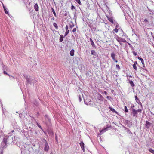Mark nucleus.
I'll return each instance as SVG.
<instances>
[{"label":"nucleus","instance_id":"12","mask_svg":"<svg viewBox=\"0 0 154 154\" xmlns=\"http://www.w3.org/2000/svg\"><path fill=\"white\" fill-rule=\"evenodd\" d=\"M74 49H72L70 51V55L73 56L74 55Z\"/></svg>","mask_w":154,"mask_h":154},{"label":"nucleus","instance_id":"40","mask_svg":"<svg viewBox=\"0 0 154 154\" xmlns=\"http://www.w3.org/2000/svg\"><path fill=\"white\" fill-rule=\"evenodd\" d=\"M76 30V28H74L72 30V32H75Z\"/></svg>","mask_w":154,"mask_h":154},{"label":"nucleus","instance_id":"20","mask_svg":"<svg viewBox=\"0 0 154 154\" xmlns=\"http://www.w3.org/2000/svg\"><path fill=\"white\" fill-rule=\"evenodd\" d=\"M53 26L56 29H58V27L57 26V24L56 23H54Z\"/></svg>","mask_w":154,"mask_h":154},{"label":"nucleus","instance_id":"19","mask_svg":"<svg viewBox=\"0 0 154 154\" xmlns=\"http://www.w3.org/2000/svg\"><path fill=\"white\" fill-rule=\"evenodd\" d=\"M109 108L111 111L114 112L115 113L116 112V111L114 109L112 108V107H109Z\"/></svg>","mask_w":154,"mask_h":154},{"label":"nucleus","instance_id":"9","mask_svg":"<svg viewBox=\"0 0 154 154\" xmlns=\"http://www.w3.org/2000/svg\"><path fill=\"white\" fill-rule=\"evenodd\" d=\"M45 118L46 121H48L49 123H51V119L49 118L48 115H45Z\"/></svg>","mask_w":154,"mask_h":154},{"label":"nucleus","instance_id":"21","mask_svg":"<svg viewBox=\"0 0 154 154\" xmlns=\"http://www.w3.org/2000/svg\"><path fill=\"white\" fill-rule=\"evenodd\" d=\"M69 30H66V32L64 36L65 37L66 36H67V35L69 34Z\"/></svg>","mask_w":154,"mask_h":154},{"label":"nucleus","instance_id":"39","mask_svg":"<svg viewBox=\"0 0 154 154\" xmlns=\"http://www.w3.org/2000/svg\"><path fill=\"white\" fill-rule=\"evenodd\" d=\"M74 26L73 24H72V25H70L69 26L70 28L72 29L74 27Z\"/></svg>","mask_w":154,"mask_h":154},{"label":"nucleus","instance_id":"7","mask_svg":"<svg viewBox=\"0 0 154 154\" xmlns=\"http://www.w3.org/2000/svg\"><path fill=\"white\" fill-rule=\"evenodd\" d=\"M133 116H137V112L134 109H132Z\"/></svg>","mask_w":154,"mask_h":154},{"label":"nucleus","instance_id":"41","mask_svg":"<svg viewBox=\"0 0 154 154\" xmlns=\"http://www.w3.org/2000/svg\"><path fill=\"white\" fill-rule=\"evenodd\" d=\"M65 29L66 30H68V26L67 25H66L65 27Z\"/></svg>","mask_w":154,"mask_h":154},{"label":"nucleus","instance_id":"1","mask_svg":"<svg viewBox=\"0 0 154 154\" xmlns=\"http://www.w3.org/2000/svg\"><path fill=\"white\" fill-rule=\"evenodd\" d=\"M85 103H86L87 105H89L90 106H93L95 105V103L93 102V101L91 100L89 101L88 99L87 98L85 100Z\"/></svg>","mask_w":154,"mask_h":154},{"label":"nucleus","instance_id":"13","mask_svg":"<svg viewBox=\"0 0 154 154\" xmlns=\"http://www.w3.org/2000/svg\"><path fill=\"white\" fill-rule=\"evenodd\" d=\"M135 100L136 101L138 104L140 103V102L139 100V99L138 98L137 96H135Z\"/></svg>","mask_w":154,"mask_h":154},{"label":"nucleus","instance_id":"37","mask_svg":"<svg viewBox=\"0 0 154 154\" xmlns=\"http://www.w3.org/2000/svg\"><path fill=\"white\" fill-rule=\"evenodd\" d=\"M79 102H81L82 100V99L80 96H79Z\"/></svg>","mask_w":154,"mask_h":154},{"label":"nucleus","instance_id":"31","mask_svg":"<svg viewBox=\"0 0 154 154\" xmlns=\"http://www.w3.org/2000/svg\"><path fill=\"white\" fill-rule=\"evenodd\" d=\"M37 125H38V126L41 129H42V127L41 125H40L37 122L36 123Z\"/></svg>","mask_w":154,"mask_h":154},{"label":"nucleus","instance_id":"34","mask_svg":"<svg viewBox=\"0 0 154 154\" xmlns=\"http://www.w3.org/2000/svg\"><path fill=\"white\" fill-rule=\"evenodd\" d=\"M122 42H127L125 40L124 38H122Z\"/></svg>","mask_w":154,"mask_h":154},{"label":"nucleus","instance_id":"11","mask_svg":"<svg viewBox=\"0 0 154 154\" xmlns=\"http://www.w3.org/2000/svg\"><path fill=\"white\" fill-rule=\"evenodd\" d=\"M115 56H116V54L115 53H112L111 54V57H112V59L114 60H115Z\"/></svg>","mask_w":154,"mask_h":154},{"label":"nucleus","instance_id":"4","mask_svg":"<svg viewBox=\"0 0 154 154\" xmlns=\"http://www.w3.org/2000/svg\"><path fill=\"white\" fill-rule=\"evenodd\" d=\"M79 144L80 145V146L81 148L83 150V151L84 152V150H85V147H84V143L83 142H81L80 143H79Z\"/></svg>","mask_w":154,"mask_h":154},{"label":"nucleus","instance_id":"47","mask_svg":"<svg viewBox=\"0 0 154 154\" xmlns=\"http://www.w3.org/2000/svg\"><path fill=\"white\" fill-rule=\"evenodd\" d=\"M153 14V12H151V13L149 14Z\"/></svg>","mask_w":154,"mask_h":154},{"label":"nucleus","instance_id":"14","mask_svg":"<svg viewBox=\"0 0 154 154\" xmlns=\"http://www.w3.org/2000/svg\"><path fill=\"white\" fill-rule=\"evenodd\" d=\"M64 38V36L62 35H60L59 40L60 42H62L63 40V39Z\"/></svg>","mask_w":154,"mask_h":154},{"label":"nucleus","instance_id":"38","mask_svg":"<svg viewBox=\"0 0 154 154\" xmlns=\"http://www.w3.org/2000/svg\"><path fill=\"white\" fill-rule=\"evenodd\" d=\"M136 111L137 112H141L142 111V110L140 109H138V110H136Z\"/></svg>","mask_w":154,"mask_h":154},{"label":"nucleus","instance_id":"50","mask_svg":"<svg viewBox=\"0 0 154 154\" xmlns=\"http://www.w3.org/2000/svg\"><path fill=\"white\" fill-rule=\"evenodd\" d=\"M114 61H115V62H116V63H117V62H118V61H117V60H114Z\"/></svg>","mask_w":154,"mask_h":154},{"label":"nucleus","instance_id":"17","mask_svg":"<svg viewBox=\"0 0 154 154\" xmlns=\"http://www.w3.org/2000/svg\"><path fill=\"white\" fill-rule=\"evenodd\" d=\"M3 142L5 144V146L7 145V139L6 138H4L3 139Z\"/></svg>","mask_w":154,"mask_h":154},{"label":"nucleus","instance_id":"23","mask_svg":"<svg viewBox=\"0 0 154 154\" xmlns=\"http://www.w3.org/2000/svg\"><path fill=\"white\" fill-rule=\"evenodd\" d=\"M52 12H53V14H54V15L56 17V13L54 10V9L53 8H52Z\"/></svg>","mask_w":154,"mask_h":154},{"label":"nucleus","instance_id":"49","mask_svg":"<svg viewBox=\"0 0 154 154\" xmlns=\"http://www.w3.org/2000/svg\"><path fill=\"white\" fill-rule=\"evenodd\" d=\"M151 114H152V115H154V113H153L152 112H151Z\"/></svg>","mask_w":154,"mask_h":154},{"label":"nucleus","instance_id":"48","mask_svg":"<svg viewBox=\"0 0 154 154\" xmlns=\"http://www.w3.org/2000/svg\"><path fill=\"white\" fill-rule=\"evenodd\" d=\"M0 154H3V152L2 151L0 153Z\"/></svg>","mask_w":154,"mask_h":154},{"label":"nucleus","instance_id":"24","mask_svg":"<svg viewBox=\"0 0 154 154\" xmlns=\"http://www.w3.org/2000/svg\"><path fill=\"white\" fill-rule=\"evenodd\" d=\"M90 41H91V44L92 46H95V45L94 44V42H93V40H92V39L91 38L90 39Z\"/></svg>","mask_w":154,"mask_h":154},{"label":"nucleus","instance_id":"54","mask_svg":"<svg viewBox=\"0 0 154 154\" xmlns=\"http://www.w3.org/2000/svg\"><path fill=\"white\" fill-rule=\"evenodd\" d=\"M149 11H150V12H152V11H151L150 9H149Z\"/></svg>","mask_w":154,"mask_h":154},{"label":"nucleus","instance_id":"5","mask_svg":"<svg viewBox=\"0 0 154 154\" xmlns=\"http://www.w3.org/2000/svg\"><path fill=\"white\" fill-rule=\"evenodd\" d=\"M151 123L147 121H146L145 127L147 128H149L150 126Z\"/></svg>","mask_w":154,"mask_h":154},{"label":"nucleus","instance_id":"22","mask_svg":"<svg viewBox=\"0 0 154 154\" xmlns=\"http://www.w3.org/2000/svg\"><path fill=\"white\" fill-rule=\"evenodd\" d=\"M108 19L111 23H113V21L112 18H109Z\"/></svg>","mask_w":154,"mask_h":154},{"label":"nucleus","instance_id":"29","mask_svg":"<svg viewBox=\"0 0 154 154\" xmlns=\"http://www.w3.org/2000/svg\"><path fill=\"white\" fill-rule=\"evenodd\" d=\"M113 31H114L115 32L117 33L118 31V30L117 28H116L114 29Z\"/></svg>","mask_w":154,"mask_h":154},{"label":"nucleus","instance_id":"32","mask_svg":"<svg viewBox=\"0 0 154 154\" xmlns=\"http://www.w3.org/2000/svg\"><path fill=\"white\" fill-rule=\"evenodd\" d=\"M116 67L118 69V70H119L120 69V66L119 65H116Z\"/></svg>","mask_w":154,"mask_h":154},{"label":"nucleus","instance_id":"27","mask_svg":"<svg viewBox=\"0 0 154 154\" xmlns=\"http://www.w3.org/2000/svg\"><path fill=\"white\" fill-rule=\"evenodd\" d=\"M75 1L80 5H82L80 0H75Z\"/></svg>","mask_w":154,"mask_h":154},{"label":"nucleus","instance_id":"52","mask_svg":"<svg viewBox=\"0 0 154 154\" xmlns=\"http://www.w3.org/2000/svg\"><path fill=\"white\" fill-rule=\"evenodd\" d=\"M54 17H53L52 18H51V20H54Z\"/></svg>","mask_w":154,"mask_h":154},{"label":"nucleus","instance_id":"28","mask_svg":"<svg viewBox=\"0 0 154 154\" xmlns=\"http://www.w3.org/2000/svg\"><path fill=\"white\" fill-rule=\"evenodd\" d=\"M136 65H135V64H133V66L134 69L136 70H137V67L136 66Z\"/></svg>","mask_w":154,"mask_h":154},{"label":"nucleus","instance_id":"53","mask_svg":"<svg viewBox=\"0 0 154 154\" xmlns=\"http://www.w3.org/2000/svg\"><path fill=\"white\" fill-rule=\"evenodd\" d=\"M56 140L57 141V138L56 137Z\"/></svg>","mask_w":154,"mask_h":154},{"label":"nucleus","instance_id":"16","mask_svg":"<svg viewBox=\"0 0 154 154\" xmlns=\"http://www.w3.org/2000/svg\"><path fill=\"white\" fill-rule=\"evenodd\" d=\"M148 150L151 153H152L153 154H154V150L152 149L151 148H149L148 149Z\"/></svg>","mask_w":154,"mask_h":154},{"label":"nucleus","instance_id":"2","mask_svg":"<svg viewBox=\"0 0 154 154\" xmlns=\"http://www.w3.org/2000/svg\"><path fill=\"white\" fill-rule=\"evenodd\" d=\"M108 128L106 127L102 130H99L100 133L99 135H101L103 133L105 132L106 131L108 130Z\"/></svg>","mask_w":154,"mask_h":154},{"label":"nucleus","instance_id":"30","mask_svg":"<svg viewBox=\"0 0 154 154\" xmlns=\"http://www.w3.org/2000/svg\"><path fill=\"white\" fill-rule=\"evenodd\" d=\"M75 9V7L73 5H72L71 6V9L72 10H73V9Z\"/></svg>","mask_w":154,"mask_h":154},{"label":"nucleus","instance_id":"8","mask_svg":"<svg viewBox=\"0 0 154 154\" xmlns=\"http://www.w3.org/2000/svg\"><path fill=\"white\" fill-rule=\"evenodd\" d=\"M122 38H122L119 37L118 36L116 38V39L117 40V41L119 42L120 43V44H121L120 42H122Z\"/></svg>","mask_w":154,"mask_h":154},{"label":"nucleus","instance_id":"15","mask_svg":"<svg viewBox=\"0 0 154 154\" xmlns=\"http://www.w3.org/2000/svg\"><path fill=\"white\" fill-rule=\"evenodd\" d=\"M129 82L132 87H134L135 86V85L132 81L130 80Z\"/></svg>","mask_w":154,"mask_h":154},{"label":"nucleus","instance_id":"44","mask_svg":"<svg viewBox=\"0 0 154 154\" xmlns=\"http://www.w3.org/2000/svg\"><path fill=\"white\" fill-rule=\"evenodd\" d=\"M137 64V61H135L134 62V64H135V65H136Z\"/></svg>","mask_w":154,"mask_h":154},{"label":"nucleus","instance_id":"51","mask_svg":"<svg viewBox=\"0 0 154 154\" xmlns=\"http://www.w3.org/2000/svg\"><path fill=\"white\" fill-rule=\"evenodd\" d=\"M109 97H110L109 96H107V98H109Z\"/></svg>","mask_w":154,"mask_h":154},{"label":"nucleus","instance_id":"45","mask_svg":"<svg viewBox=\"0 0 154 154\" xmlns=\"http://www.w3.org/2000/svg\"><path fill=\"white\" fill-rule=\"evenodd\" d=\"M144 21L146 22H148V20L146 19H145Z\"/></svg>","mask_w":154,"mask_h":154},{"label":"nucleus","instance_id":"43","mask_svg":"<svg viewBox=\"0 0 154 154\" xmlns=\"http://www.w3.org/2000/svg\"><path fill=\"white\" fill-rule=\"evenodd\" d=\"M134 106H134V105H131V108H132H132H134Z\"/></svg>","mask_w":154,"mask_h":154},{"label":"nucleus","instance_id":"33","mask_svg":"<svg viewBox=\"0 0 154 154\" xmlns=\"http://www.w3.org/2000/svg\"><path fill=\"white\" fill-rule=\"evenodd\" d=\"M5 13L7 14H8V12L6 10V8L4 10Z\"/></svg>","mask_w":154,"mask_h":154},{"label":"nucleus","instance_id":"25","mask_svg":"<svg viewBox=\"0 0 154 154\" xmlns=\"http://www.w3.org/2000/svg\"><path fill=\"white\" fill-rule=\"evenodd\" d=\"M91 54L93 55H95L96 52L94 50H92L91 51Z\"/></svg>","mask_w":154,"mask_h":154},{"label":"nucleus","instance_id":"18","mask_svg":"<svg viewBox=\"0 0 154 154\" xmlns=\"http://www.w3.org/2000/svg\"><path fill=\"white\" fill-rule=\"evenodd\" d=\"M98 99L100 100H103V97L101 95H98Z\"/></svg>","mask_w":154,"mask_h":154},{"label":"nucleus","instance_id":"10","mask_svg":"<svg viewBox=\"0 0 154 154\" xmlns=\"http://www.w3.org/2000/svg\"><path fill=\"white\" fill-rule=\"evenodd\" d=\"M138 58L139 60H140L141 61V62L142 63L143 65V67H144L145 66H144V63L143 60L142 58H140L139 57H138Z\"/></svg>","mask_w":154,"mask_h":154},{"label":"nucleus","instance_id":"3","mask_svg":"<svg viewBox=\"0 0 154 154\" xmlns=\"http://www.w3.org/2000/svg\"><path fill=\"white\" fill-rule=\"evenodd\" d=\"M49 149V146L46 142L45 143V147H44V150L45 151H48Z\"/></svg>","mask_w":154,"mask_h":154},{"label":"nucleus","instance_id":"36","mask_svg":"<svg viewBox=\"0 0 154 154\" xmlns=\"http://www.w3.org/2000/svg\"><path fill=\"white\" fill-rule=\"evenodd\" d=\"M3 73L4 74L7 75H8L9 76H10V75L6 72V71H4Z\"/></svg>","mask_w":154,"mask_h":154},{"label":"nucleus","instance_id":"35","mask_svg":"<svg viewBox=\"0 0 154 154\" xmlns=\"http://www.w3.org/2000/svg\"><path fill=\"white\" fill-rule=\"evenodd\" d=\"M122 42H127L125 40L124 38H122Z\"/></svg>","mask_w":154,"mask_h":154},{"label":"nucleus","instance_id":"42","mask_svg":"<svg viewBox=\"0 0 154 154\" xmlns=\"http://www.w3.org/2000/svg\"><path fill=\"white\" fill-rule=\"evenodd\" d=\"M133 54L135 56H136L137 55V54L135 52H133Z\"/></svg>","mask_w":154,"mask_h":154},{"label":"nucleus","instance_id":"26","mask_svg":"<svg viewBox=\"0 0 154 154\" xmlns=\"http://www.w3.org/2000/svg\"><path fill=\"white\" fill-rule=\"evenodd\" d=\"M125 111L126 112H128V110L126 106H125L124 107Z\"/></svg>","mask_w":154,"mask_h":154},{"label":"nucleus","instance_id":"6","mask_svg":"<svg viewBox=\"0 0 154 154\" xmlns=\"http://www.w3.org/2000/svg\"><path fill=\"white\" fill-rule=\"evenodd\" d=\"M34 8L36 11H38L39 10V7L37 3L35 4L34 6Z\"/></svg>","mask_w":154,"mask_h":154},{"label":"nucleus","instance_id":"46","mask_svg":"<svg viewBox=\"0 0 154 154\" xmlns=\"http://www.w3.org/2000/svg\"><path fill=\"white\" fill-rule=\"evenodd\" d=\"M3 8H4V9H5H5H6V8H5V7L4 6V5H3Z\"/></svg>","mask_w":154,"mask_h":154}]
</instances>
